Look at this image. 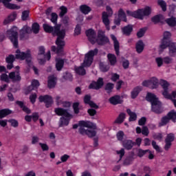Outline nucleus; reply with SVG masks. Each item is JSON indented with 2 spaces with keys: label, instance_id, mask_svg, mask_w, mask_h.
<instances>
[{
  "label": "nucleus",
  "instance_id": "f257e3e1",
  "mask_svg": "<svg viewBox=\"0 0 176 176\" xmlns=\"http://www.w3.org/2000/svg\"><path fill=\"white\" fill-rule=\"evenodd\" d=\"M43 27L45 32H54V34L57 35L58 37L56 41L57 47L54 45L52 46L51 50L52 52H56V54H61L63 52L64 46H65V41H64V38H65V29L60 30L61 28V25H56L53 28L47 24H43Z\"/></svg>",
  "mask_w": 176,
  "mask_h": 176
},
{
  "label": "nucleus",
  "instance_id": "f03ea898",
  "mask_svg": "<svg viewBox=\"0 0 176 176\" xmlns=\"http://www.w3.org/2000/svg\"><path fill=\"white\" fill-rule=\"evenodd\" d=\"M78 133L81 135H88L89 137H96L97 132L94 130H89L87 129H96V124L89 121H79L78 122Z\"/></svg>",
  "mask_w": 176,
  "mask_h": 176
},
{
  "label": "nucleus",
  "instance_id": "7ed1b4c3",
  "mask_svg": "<svg viewBox=\"0 0 176 176\" xmlns=\"http://www.w3.org/2000/svg\"><path fill=\"white\" fill-rule=\"evenodd\" d=\"M146 100L151 102L152 112H154V113H157V115L163 113L162 102L159 101V99L157 98H156L155 94L148 93L146 96Z\"/></svg>",
  "mask_w": 176,
  "mask_h": 176
},
{
  "label": "nucleus",
  "instance_id": "20e7f679",
  "mask_svg": "<svg viewBox=\"0 0 176 176\" xmlns=\"http://www.w3.org/2000/svg\"><path fill=\"white\" fill-rule=\"evenodd\" d=\"M54 112L58 116L61 117L59 120V127H63V126H68L69 124V119H72V116L68 111V109L63 108H56Z\"/></svg>",
  "mask_w": 176,
  "mask_h": 176
},
{
  "label": "nucleus",
  "instance_id": "39448f33",
  "mask_svg": "<svg viewBox=\"0 0 176 176\" xmlns=\"http://www.w3.org/2000/svg\"><path fill=\"white\" fill-rule=\"evenodd\" d=\"M151 12L152 9L150 7H146L145 8L139 9L134 12L127 10L126 14H128V16L135 17V19H138L139 20H144V17H145V16H149Z\"/></svg>",
  "mask_w": 176,
  "mask_h": 176
},
{
  "label": "nucleus",
  "instance_id": "423d86ee",
  "mask_svg": "<svg viewBox=\"0 0 176 176\" xmlns=\"http://www.w3.org/2000/svg\"><path fill=\"white\" fill-rule=\"evenodd\" d=\"M160 85L162 86L163 89L162 96L164 97V98H166V100H173V98H175L176 91H173L171 93V89L168 87V86H170V84L168 83V82L164 80H161L160 81Z\"/></svg>",
  "mask_w": 176,
  "mask_h": 176
},
{
  "label": "nucleus",
  "instance_id": "0eeeda50",
  "mask_svg": "<svg viewBox=\"0 0 176 176\" xmlns=\"http://www.w3.org/2000/svg\"><path fill=\"white\" fill-rule=\"evenodd\" d=\"M19 29L14 26L7 31V35L9 39L13 43L14 47H19Z\"/></svg>",
  "mask_w": 176,
  "mask_h": 176
},
{
  "label": "nucleus",
  "instance_id": "6e6552de",
  "mask_svg": "<svg viewBox=\"0 0 176 176\" xmlns=\"http://www.w3.org/2000/svg\"><path fill=\"white\" fill-rule=\"evenodd\" d=\"M107 12H103L102 13V21L103 24H104L106 30L107 31H109L111 30V27L109 26V24H111V21H109V17L112 16V14H113V11H112V8L109 7V6H107L106 7Z\"/></svg>",
  "mask_w": 176,
  "mask_h": 176
},
{
  "label": "nucleus",
  "instance_id": "1a4fd4ad",
  "mask_svg": "<svg viewBox=\"0 0 176 176\" xmlns=\"http://www.w3.org/2000/svg\"><path fill=\"white\" fill-rule=\"evenodd\" d=\"M98 54V49L96 48L93 50H90L85 55L84 61L82 63V67H90L93 64L94 60V56Z\"/></svg>",
  "mask_w": 176,
  "mask_h": 176
},
{
  "label": "nucleus",
  "instance_id": "9d476101",
  "mask_svg": "<svg viewBox=\"0 0 176 176\" xmlns=\"http://www.w3.org/2000/svg\"><path fill=\"white\" fill-rule=\"evenodd\" d=\"M15 58L17 60H26L28 64L31 63V60H32V57L31 56V51L27 50L26 52H21L19 50L16 51Z\"/></svg>",
  "mask_w": 176,
  "mask_h": 176
},
{
  "label": "nucleus",
  "instance_id": "9b49d317",
  "mask_svg": "<svg viewBox=\"0 0 176 176\" xmlns=\"http://www.w3.org/2000/svg\"><path fill=\"white\" fill-rule=\"evenodd\" d=\"M171 38V33L170 32H164V37L162 38L161 45H160V49L164 50V49H167L168 47V45H170V38Z\"/></svg>",
  "mask_w": 176,
  "mask_h": 176
},
{
  "label": "nucleus",
  "instance_id": "f8f14e48",
  "mask_svg": "<svg viewBox=\"0 0 176 176\" xmlns=\"http://www.w3.org/2000/svg\"><path fill=\"white\" fill-rule=\"evenodd\" d=\"M142 85L145 87H149V89H157V86H159V80L153 77L148 80L144 81Z\"/></svg>",
  "mask_w": 176,
  "mask_h": 176
},
{
  "label": "nucleus",
  "instance_id": "ddd939ff",
  "mask_svg": "<svg viewBox=\"0 0 176 176\" xmlns=\"http://www.w3.org/2000/svg\"><path fill=\"white\" fill-rule=\"evenodd\" d=\"M98 38H96V42H98V45H107V43H109V38L105 36V32L102 30H99L98 33Z\"/></svg>",
  "mask_w": 176,
  "mask_h": 176
},
{
  "label": "nucleus",
  "instance_id": "4468645a",
  "mask_svg": "<svg viewBox=\"0 0 176 176\" xmlns=\"http://www.w3.org/2000/svg\"><path fill=\"white\" fill-rule=\"evenodd\" d=\"M38 100L40 102H45L46 108H50L52 104H53V98L48 95L40 96Z\"/></svg>",
  "mask_w": 176,
  "mask_h": 176
},
{
  "label": "nucleus",
  "instance_id": "2eb2a0df",
  "mask_svg": "<svg viewBox=\"0 0 176 176\" xmlns=\"http://www.w3.org/2000/svg\"><path fill=\"white\" fill-rule=\"evenodd\" d=\"M39 64L41 65L46 63V55H45V47H38V54L37 56Z\"/></svg>",
  "mask_w": 176,
  "mask_h": 176
},
{
  "label": "nucleus",
  "instance_id": "dca6fc26",
  "mask_svg": "<svg viewBox=\"0 0 176 176\" xmlns=\"http://www.w3.org/2000/svg\"><path fill=\"white\" fill-rule=\"evenodd\" d=\"M174 140H175V136L173 133H169L166 135L165 139V146L164 147L165 151H168V149L171 148V146L173 145L171 142H173Z\"/></svg>",
  "mask_w": 176,
  "mask_h": 176
},
{
  "label": "nucleus",
  "instance_id": "f3484780",
  "mask_svg": "<svg viewBox=\"0 0 176 176\" xmlns=\"http://www.w3.org/2000/svg\"><path fill=\"white\" fill-rule=\"evenodd\" d=\"M85 34L88 38V40L92 43V45H94V43L97 42V34L93 29L87 30Z\"/></svg>",
  "mask_w": 176,
  "mask_h": 176
},
{
  "label": "nucleus",
  "instance_id": "a211bd4d",
  "mask_svg": "<svg viewBox=\"0 0 176 176\" xmlns=\"http://www.w3.org/2000/svg\"><path fill=\"white\" fill-rule=\"evenodd\" d=\"M104 86V80L102 78H99L97 82H93L89 86V89H94L95 90H99Z\"/></svg>",
  "mask_w": 176,
  "mask_h": 176
},
{
  "label": "nucleus",
  "instance_id": "6ab92c4d",
  "mask_svg": "<svg viewBox=\"0 0 176 176\" xmlns=\"http://www.w3.org/2000/svg\"><path fill=\"white\" fill-rule=\"evenodd\" d=\"M28 34H31V28L25 25L20 30V38L21 39H27L28 38Z\"/></svg>",
  "mask_w": 176,
  "mask_h": 176
},
{
  "label": "nucleus",
  "instance_id": "aec40b11",
  "mask_svg": "<svg viewBox=\"0 0 176 176\" xmlns=\"http://www.w3.org/2000/svg\"><path fill=\"white\" fill-rule=\"evenodd\" d=\"M17 17V14L16 12H12L6 18H5L3 21V25H8V24H10V23H13L16 20Z\"/></svg>",
  "mask_w": 176,
  "mask_h": 176
},
{
  "label": "nucleus",
  "instance_id": "412c9836",
  "mask_svg": "<svg viewBox=\"0 0 176 176\" xmlns=\"http://www.w3.org/2000/svg\"><path fill=\"white\" fill-rule=\"evenodd\" d=\"M84 102L87 105H89L91 108H94L95 109H98V105H97L94 102L91 101V96L85 95L84 97Z\"/></svg>",
  "mask_w": 176,
  "mask_h": 176
},
{
  "label": "nucleus",
  "instance_id": "4be33fe9",
  "mask_svg": "<svg viewBox=\"0 0 176 176\" xmlns=\"http://www.w3.org/2000/svg\"><path fill=\"white\" fill-rule=\"evenodd\" d=\"M109 102H110V104H111V105H118L119 104H122V102H123V100H122L120 96L116 95L111 97L109 99Z\"/></svg>",
  "mask_w": 176,
  "mask_h": 176
},
{
  "label": "nucleus",
  "instance_id": "5701e85b",
  "mask_svg": "<svg viewBox=\"0 0 176 176\" xmlns=\"http://www.w3.org/2000/svg\"><path fill=\"white\" fill-rule=\"evenodd\" d=\"M9 78L13 82H20L21 80V76L19 72H12L9 74Z\"/></svg>",
  "mask_w": 176,
  "mask_h": 176
},
{
  "label": "nucleus",
  "instance_id": "b1692460",
  "mask_svg": "<svg viewBox=\"0 0 176 176\" xmlns=\"http://www.w3.org/2000/svg\"><path fill=\"white\" fill-rule=\"evenodd\" d=\"M168 54L170 57H175L176 56V43H170L168 45Z\"/></svg>",
  "mask_w": 176,
  "mask_h": 176
},
{
  "label": "nucleus",
  "instance_id": "393cba45",
  "mask_svg": "<svg viewBox=\"0 0 176 176\" xmlns=\"http://www.w3.org/2000/svg\"><path fill=\"white\" fill-rule=\"evenodd\" d=\"M111 38L112 41H113L116 54L117 56H119V53H120L119 50H120V47L119 41H118V38H116V36H115V35H113V34H111Z\"/></svg>",
  "mask_w": 176,
  "mask_h": 176
},
{
  "label": "nucleus",
  "instance_id": "a878e982",
  "mask_svg": "<svg viewBox=\"0 0 176 176\" xmlns=\"http://www.w3.org/2000/svg\"><path fill=\"white\" fill-rule=\"evenodd\" d=\"M14 60H16L14 55H9L8 57L6 58V61L8 63V69H12L13 68V63L14 62Z\"/></svg>",
  "mask_w": 176,
  "mask_h": 176
},
{
  "label": "nucleus",
  "instance_id": "bb28decb",
  "mask_svg": "<svg viewBox=\"0 0 176 176\" xmlns=\"http://www.w3.org/2000/svg\"><path fill=\"white\" fill-rule=\"evenodd\" d=\"M122 32L124 35H126V36H130V35H131V32H133V25H128L126 26H124V28H122Z\"/></svg>",
  "mask_w": 176,
  "mask_h": 176
},
{
  "label": "nucleus",
  "instance_id": "cd10ccee",
  "mask_svg": "<svg viewBox=\"0 0 176 176\" xmlns=\"http://www.w3.org/2000/svg\"><path fill=\"white\" fill-rule=\"evenodd\" d=\"M145 47V44L144 43V41H142V40H140L135 45V49H136V52L137 53H138L139 54H141V53H142V52H144V49Z\"/></svg>",
  "mask_w": 176,
  "mask_h": 176
},
{
  "label": "nucleus",
  "instance_id": "c85d7f7f",
  "mask_svg": "<svg viewBox=\"0 0 176 176\" xmlns=\"http://www.w3.org/2000/svg\"><path fill=\"white\" fill-rule=\"evenodd\" d=\"M56 77H54V76H51L48 78L47 87H49V89H53L56 87Z\"/></svg>",
  "mask_w": 176,
  "mask_h": 176
},
{
  "label": "nucleus",
  "instance_id": "c756f323",
  "mask_svg": "<svg viewBox=\"0 0 176 176\" xmlns=\"http://www.w3.org/2000/svg\"><path fill=\"white\" fill-rule=\"evenodd\" d=\"M16 105H19L20 108H21L23 112H25L26 113H31V110L28 109V107H27L25 105H24V102H23L22 101L17 100L16 102Z\"/></svg>",
  "mask_w": 176,
  "mask_h": 176
},
{
  "label": "nucleus",
  "instance_id": "7c9ffc66",
  "mask_svg": "<svg viewBox=\"0 0 176 176\" xmlns=\"http://www.w3.org/2000/svg\"><path fill=\"white\" fill-rule=\"evenodd\" d=\"M122 145L125 149L130 151L134 146V143L131 140H124L122 142Z\"/></svg>",
  "mask_w": 176,
  "mask_h": 176
},
{
  "label": "nucleus",
  "instance_id": "2f4dec72",
  "mask_svg": "<svg viewBox=\"0 0 176 176\" xmlns=\"http://www.w3.org/2000/svg\"><path fill=\"white\" fill-rule=\"evenodd\" d=\"M142 90V87H136L133 89V90L131 91V98H137L138 96V94H140V92Z\"/></svg>",
  "mask_w": 176,
  "mask_h": 176
},
{
  "label": "nucleus",
  "instance_id": "473e14b6",
  "mask_svg": "<svg viewBox=\"0 0 176 176\" xmlns=\"http://www.w3.org/2000/svg\"><path fill=\"white\" fill-rule=\"evenodd\" d=\"M126 113L129 116V122H135L137 120V114L131 111L130 109H126Z\"/></svg>",
  "mask_w": 176,
  "mask_h": 176
},
{
  "label": "nucleus",
  "instance_id": "72a5a7b5",
  "mask_svg": "<svg viewBox=\"0 0 176 176\" xmlns=\"http://www.w3.org/2000/svg\"><path fill=\"white\" fill-rule=\"evenodd\" d=\"M10 113H12V110H10L8 109L0 110V119H3V118H6V116L10 115Z\"/></svg>",
  "mask_w": 176,
  "mask_h": 176
},
{
  "label": "nucleus",
  "instance_id": "f704fd0d",
  "mask_svg": "<svg viewBox=\"0 0 176 176\" xmlns=\"http://www.w3.org/2000/svg\"><path fill=\"white\" fill-rule=\"evenodd\" d=\"M168 123H170V118L168 116H165L161 118V122H159V127L166 126Z\"/></svg>",
  "mask_w": 176,
  "mask_h": 176
},
{
  "label": "nucleus",
  "instance_id": "c9c22d12",
  "mask_svg": "<svg viewBox=\"0 0 176 176\" xmlns=\"http://www.w3.org/2000/svg\"><path fill=\"white\" fill-rule=\"evenodd\" d=\"M124 119H126V113H121L115 120V123H117L118 124H122V123L124 122Z\"/></svg>",
  "mask_w": 176,
  "mask_h": 176
},
{
  "label": "nucleus",
  "instance_id": "e433bc0d",
  "mask_svg": "<svg viewBox=\"0 0 176 176\" xmlns=\"http://www.w3.org/2000/svg\"><path fill=\"white\" fill-rule=\"evenodd\" d=\"M75 71L78 75H86V70L85 69V66H83V64H82V65L80 67H75Z\"/></svg>",
  "mask_w": 176,
  "mask_h": 176
},
{
  "label": "nucleus",
  "instance_id": "4c0bfd02",
  "mask_svg": "<svg viewBox=\"0 0 176 176\" xmlns=\"http://www.w3.org/2000/svg\"><path fill=\"white\" fill-rule=\"evenodd\" d=\"M166 116H168V118H169V120H172V122H174V123H175L176 111L175 110H172L170 112H168Z\"/></svg>",
  "mask_w": 176,
  "mask_h": 176
},
{
  "label": "nucleus",
  "instance_id": "58836bf2",
  "mask_svg": "<svg viewBox=\"0 0 176 176\" xmlns=\"http://www.w3.org/2000/svg\"><path fill=\"white\" fill-rule=\"evenodd\" d=\"M169 27H175L176 25V19L175 17L168 18L165 20Z\"/></svg>",
  "mask_w": 176,
  "mask_h": 176
},
{
  "label": "nucleus",
  "instance_id": "ea45409f",
  "mask_svg": "<svg viewBox=\"0 0 176 176\" xmlns=\"http://www.w3.org/2000/svg\"><path fill=\"white\" fill-rule=\"evenodd\" d=\"M63 67H64V60L57 59L56 64V68L57 71H61V69H63Z\"/></svg>",
  "mask_w": 176,
  "mask_h": 176
},
{
  "label": "nucleus",
  "instance_id": "a19ab883",
  "mask_svg": "<svg viewBox=\"0 0 176 176\" xmlns=\"http://www.w3.org/2000/svg\"><path fill=\"white\" fill-rule=\"evenodd\" d=\"M107 57L111 65H115L116 64V56L115 54H109Z\"/></svg>",
  "mask_w": 176,
  "mask_h": 176
},
{
  "label": "nucleus",
  "instance_id": "79ce46f5",
  "mask_svg": "<svg viewBox=\"0 0 176 176\" xmlns=\"http://www.w3.org/2000/svg\"><path fill=\"white\" fill-rule=\"evenodd\" d=\"M80 10L82 12V13H83L84 14H88V13H89V12L91 11V9L90 8V7L86 5L80 6Z\"/></svg>",
  "mask_w": 176,
  "mask_h": 176
},
{
  "label": "nucleus",
  "instance_id": "37998d69",
  "mask_svg": "<svg viewBox=\"0 0 176 176\" xmlns=\"http://www.w3.org/2000/svg\"><path fill=\"white\" fill-rule=\"evenodd\" d=\"M163 20V15H155V16L151 18V21L154 23V24H157V23H160Z\"/></svg>",
  "mask_w": 176,
  "mask_h": 176
},
{
  "label": "nucleus",
  "instance_id": "c03bdc74",
  "mask_svg": "<svg viewBox=\"0 0 176 176\" xmlns=\"http://www.w3.org/2000/svg\"><path fill=\"white\" fill-rule=\"evenodd\" d=\"M118 19H120L123 21H127V19L126 18V13L123 11V9L120 8L118 11Z\"/></svg>",
  "mask_w": 176,
  "mask_h": 176
},
{
  "label": "nucleus",
  "instance_id": "a18cd8bd",
  "mask_svg": "<svg viewBox=\"0 0 176 176\" xmlns=\"http://www.w3.org/2000/svg\"><path fill=\"white\" fill-rule=\"evenodd\" d=\"M31 32H34V34H39V24L38 23L32 24Z\"/></svg>",
  "mask_w": 176,
  "mask_h": 176
},
{
  "label": "nucleus",
  "instance_id": "49530a36",
  "mask_svg": "<svg viewBox=\"0 0 176 176\" xmlns=\"http://www.w3.org/2000/svg\"><path fill=\"white\" fill-rule=\"evenodd\" d=\"M114 85L111 83V82H108L106 86H105V90L107 91V93H108V94H109L110 93H112V90H113V87H114Z\"/></svg>",
  "mask_w": 176,
  "mask_h": 176
},
{
  "label": "nucleus",
  "instance_id": "de8ad7c7",
  "mask_svg": "<svg viewBox=\"0 0 176 176\" xmlns=\"http://www.w3.org/2000/svg\"><path fill=\"white\" fill-rule=\"evenodd\" d=\"M100 69L102 72H107V71H109V66L104 64V63H100Z\"/></svg>",
  "mask_w": 176,
  "mask_h": 176
},
{
  "label": "nucleus",
  "instance_id": "09e8293b",
  "mask_svg": "<svg viewBox=\"0 0 176 176\" xmlns=\"http://www.w3.org/2000/svg\"><path fill=\"white\" fill-rule=\"evenodd\" d=\"M158 5L162 8L163 12H166L167 10V5L166 2L163 0H158Z\"/></svg>",
  "mask_w": 176,
  "mask_h": 176
},
{
  "label": "nucleus",
  "instance_id": "8fccbe9b",
  "mask_svg": "<svg viewBox=\"0 0 176 176\" xmlns=\"http://www.w3.org/2000/svg\"><path fill=\"white\" fill-rule=\"evenodd\" d=\"M28 17H30V11L29 10H25L22 12L21 19L23 21H26V20H28Z\"/></svg>",
  "mask_w": 176,
  "mask_h": 176
},
{
  "label": "nucleus",
  "instance_id": "3c124183",
  "mask_svg": "<svg viewBox=\"0 0 176 176\" xmlns=\"http://www.w3.org/2000/svg\"><path fill=\"white\" fill-rule=\"evenodd\" d=\"M116 137L118 141H123V138H124V132H123V131H119L116 134Z\"/></svg>",
  "mask_w": 176,
  "mask_h": 176
},
{
  "label": "nucleus",
  "instance_id": "603ef678",
  "mask_svg": "<svg viewBox=\"0 0 176 176\" xmlns=\"http://www.w3.org/2000/svg\"><path fill=\"white\" fill-rule=\"evenodd\" d=\"M57 19H58V15L54 12H52L51 14L52 23H54V24H57Z\"/></svg>",
  "mask_w": 176,
  "mask_h": 176
},
{
  "label": "nucleus",
  "instance_id": "864d4df0",
  "mask_svg": "<svg viewBox=\"0 0 176 176\" xmlns=\"http://www.w3.org/2000/svg\"><path fill=\"white\" fill-rule=\"evenodd\" d=\"M153 138L154 140H157L158 141H162L163 140V134L158 133H154L153 135Z\"/></svg>",
  "mask_w": 176,
  "mask_h": 176
},
{
  "label": "nucleus",
  "instance_id": "5fc2aeb1",
  "mask_svg": "<svg viewBox=\"0 0 176 176\" xmlns=\"http://www.w3.org/2000/svg\"><path fill=\"white\" fill-rule=\"evenodd\" d=\"M8 122L10 123L12 127H19V122L14 119L8 120Z\"/></svg>",
  "mask_w": 176,
  "mask_h": 176
},
{
  "label": "nucleus",
  "instance_id": "6e6d98bb",
  "mask_svg": "<svg viewBox=\"0 0 176 176\" xmlns=\"http://www.w3.org/2000/svg\"><path fill=\"white\" fill-rule=\"evenodd\" d=\"M145 32H146V29L145 28L140 29V31L138 32L137 33L138 38H142V36L145 35Z\"/></svg>",
  "mask_w": 176,
  "mask_h": 176
},
{
  "label": "nucleus",
  "instance_id": "4d7b16f0",
  "mask_svg": "<svg viewBox=\"0 0 176 176\" xmlns=\"http://www.w3.org/2000/svg\"><path fill=\"white\" fill-rule=\"evenodd\" d=\"M142 134L145 135V137H148V135H149V129H148V126H144L142 127Z\"/></svg>",
  "mask_w": 176,
  "mask_h": 176
},
{
  "label": "nucleus",
  "instance_id": "13d9d810",
  "mask_svg": "<svg viewBox=\"0 0 176 176\" xmlns=\"http://www.w3.org/2000/svg\"><path fill=\"white\" fill-rule=\"evenodd\" d=\"M73 109L75 113H79V102H75L73 104Z\"/></svg>",
  "mask_w": 176,
  "mask_h": 176
},
{
  "label": "nucleus",
  "instance_id": "bf43d9fd",
  "mask_svg": "<svg viewBox=\"0 0 176 176\" xmlns=\"http://www.w3.org/2000/svg\"><path fill=\"white\" fill-rule=\"evenodd\" d=\"M67 13V8L65 6L60 7V12L59 14L60 17H64V14Z\"/></svg>",
  "mask_w": 176,
  "mask_h": 176
},
{
  "label": "nucleus",
  "instance_id": "052dcab7",
  "mask_svg": "<svg viewBox=\"0 0 176 176\" xmlns=\"http://www.w3.org/2000/svg\"><path fill=\"white\" fill-rule=\"evenodd\" d=\"M152 146L155 149V151H157L158 153L162 152V151H160V147L159 146V145H157V144L156 143V142L155 140L152 141Z\"/></svg>",
  "mask_w": 176,
  "mask_h": 176
},
{
  "label": "nucleus",
  "instance_id": "680f3d73",
  "mask_svg": "<svg viewBox=\"0 0 176 176\" xmlns=\"http://www.w3.org/2000/svg\"><path fill=\"white\" fill-rule=\"evenodd\" d=\"M1 80H3L4 82L9 83V76H8L6 74H3L1 76Z\"/></svg>",
  "mask_w": 176,
  "mask_h": 176
},
{
  "label": "nucleus",
  "instance_id": "e2e57ef3",
  "mask_svg": "<svg viewBox=\"0 0 176 176\" xmlns=\"http://www.w3.org/2000/svg\"><path fill=\"white\" fill-rule=\"evenodd\" d=\"M63 78L66 80H72V74H71V73L66 72L63 76Z\"/></svg>",
  "mask_w": 176,
  "mask_h": 176
},
{
  "label": "nucleus",
  "instance_id": "0e129e2a",
  "mask_svg": "<svg viewBox=\"0 0 176 176\" xmlns=\"http://www.w3.org/2000/svg\"><path fill=\"white\" fill-rule=\"evenodd\" d=\"M145 123H146V118L142 117L138 121L139 126H144Z\"/></svg>",
  "mask_w": 176,
  "mask_h": 176
},
{
  "label": "nucleus",
  "instance_id": "69168bd1",
  "mask_svg": "<svg viewBox=\"0 0 176 176\" xmlns=\"http://www.w3.org/2000/svg\"><path fill=\"white\" fill-rule=\"evenodd\" d=\"M32 119L33 122H36L38 119H39V113H33L32 114Z\"/></svg>",
  "mask_w": 176,
  "mask_h": 176
},
{
  "label": "nucleus",
  "instance_id": "338daca9",
  "mask_svg": "<svg viewBox=\"0 0 176 176\" xmlns=\"http://www.w3.org/2000/svg\"><path fill=\"white\" fill-rule=\"evenodd\" d=\"M155 61L157 64V67H162V65H163V58H156Z\"/></svg>",
  "mask_w": 176,
  "mask_h": 176
},
{
  "label": "nucleus",
  "instance_id": "774afa93",
  "mask_svg": "<svg viewBox=\"0 0 176 176\" xmlns=\"http://www.w3.org/2000/svg\"><path fill=\"white\" fill-rule=\"evenodd\" d=\"M40 146L42 148V151H43L45 152V151H49V146H47V144H43V143H39Z\"/></svg>",
  "mask_w": 176,
  "mask_h": 176
}]
</instances>
